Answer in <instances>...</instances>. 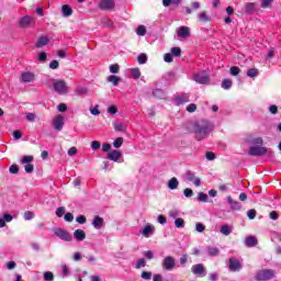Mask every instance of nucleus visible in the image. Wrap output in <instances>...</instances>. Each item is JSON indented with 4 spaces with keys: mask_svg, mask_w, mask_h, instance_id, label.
<instances>
[{
    "mask_svg": "<svg viewBox=\"0 0 281 281\" xmlns=\"http://www.w3.org/2000/svg\"><path fill=\"white\" fill-rule=\"evenodd\" d=\"M214 131V123L207 120L196 121L193 124V133L195 135L196 142H203V139H207L210 134Z\"/></svg>",
    "mask_w": 281,
    "mask_h": 281,
    "instance_id": "obj_1",
    "label": "nucleus"
},
{
    "mask_svg": "<svg viewBox=\"0 0 281 281\" xmlns=\"http://www.w3.org/2000/svg\"><path fill=\"white\" fill-rule=\"evenodd\" d=\"M56 216L58 218H61V216H65V206H59L57 210H56Z\"/></svg>",
    "mask_w": 281,
    "mask_h": 281,
    "instance_id": "obj_47",
    "label": "nucleus"
},
{
    "mask_svg": "<svg viewBox=\"0 0 281 281\" xmlns=\"http://www.w3.org/2000/svg\"><path fill=\"white\" fill-rule=\"evenodd\" d=\"M44 281H54V272L52 271L44 272Z\"/></svg>",
    "mask_w": 281,
    "mask_h": 281,
    "instance_id": "obj_44",
    "label": "nucleus"
},
{
    "mask_svg": "<svg viewBox=\"0 0 281 281\" xmlns=\"http://www.w3.org/2000/svg\"><path fill=\"white\" fill-rule=\"evenodd\" d=\"M57 110L60 112V113H65V111H67V104L65 103H60L57 105Z\"/></svg>",
    "mask_w": 281,
    "mask_h": 281,
    "instance_id": "obj_64",
    "label": "nucleus"
},
{
    "mask_svg": "<svg viewBox=\"0 0 281 281\" xmlns=\"http://www.w3.org/2000/svg\"><path fill=\"white\" fill-rule=\"evenodd\" d=\"M9 172L11 175H19V166L18 165H11L9 168Z\"/></svg>",
    "mask_w": 281,
    "mask_h": 281,
    "instance_id": "obj_48",
    "label": "nucleus"
},
{
    "mask_svg": "<svg viewBox=\"0 0 281 281\" xmlns=\"http://www.w3.org/2000/svg\"><path fill=\"white\" fill-rule=\"evenodd\" d=\"M247 14H251L256 11V4L254 2H248L245 7Z\"/></svg>",
    "mask_w": 281,
    "mask_h": 281,
    "instance_id": "obj_35",
    "label": "nucleus"
},
{
    "mask_svg": "<svg viewBox=\"0 0 281 281\" xmlns=\"http://www.w3.org/2000/svg\"><path fill=\"white\" fill-rule=\"evenodd\" d=\"M32 161H34V156H24L22 158L21 164L24 166L25 172L31 175V172H34V165H32Z\"/></svg>",
    "mask_w": 281,
    "mask_h": 281,
    "instance_id": "obj_8",
    "label": "nucleus"
},
{
    "mask_svg": "<svg viewBox=\"0 0 281 281\" xmlns=\"http://www.w3.org/2000/svg\"><path fill=\"white\" fill-rule=\"evenodd\" d=\"M161 267L165 271H172L175 269V267H177L175 257H172V256L165 257L161 262Z\"/></svg>",
    "mask_w": 281,
    "mask_h": 281,
    "instance_id": "obj_7",
    "label": "nucleus"
},
{
    "mask_svg": "<svg viewBox=\"0 0 281 281\" xmlns=\"http://www.w3.org/2000/svg\"><path fill=\"white\" fill-rule=\"evenodd\" d=\"M53 232L57 238L65 240V243H71V240H74V236H71V234L64 228H55Z\"/></svg>",
    "mask_w": 281,
    "mask_h": 281,
    "instance_id": "obj_6",
    "label": "nucleus"
},
{
    "mask_svg": "<svg viewBox=\"0 0 281 281\" xmlns=\"http://www.w3.org/2000/svg\"><path fill=\"white\" fill-rule=\"evenodd\" d=\"M276 278V270L273 269H263L259 270L255 274V280L257 281H269Z\"/></svg>",
    "mask_w": 281,
    "mask_h": 281,
    "instance_id": "obj_3",
    "label": "nucleus"
},
{
    "mask_svg": "<svg viewBox=\"0 0 281 281\" xmlns=\"http://www.w3.org/2000/svg\"><path fill=\"white\" fill-rule=\"evenodd\" d=\"M186 179H187V181H190V182L194 183V186L196 188L201 187V178H196V176L194 175L193 171L188 170L186 172Z\"/></svg>",
    "mask_w": 281,
    "mask_h": 281,
    "instance_id": "obj_15",
    "label": "nucleus"
},
{
    "mask_svg": "<svg viewBox=\"0 0 281 281\" xmlns=\"http://www.w3.org/2000/svg\"><path fill=\"white\" fill-rule=\"evenodd\" d=\"M64 221H66L67 223H71L74 221V214L66 213L64 216Z\"/></svg>",
    "mask_w": 281,
    "mask_h": 281,
    "instance_id": "obj_60",
    "label": "nucleus"
},
{
    "mask_svg": "<svg viewBox=\"0 0 281 281\" xmlns=\"http://www.w3.org/2000/svg\"><path fill=\"white\" fill-rule=\"evenodd\" d=\"M142 267H146V259L140 258L136 262V269H142Z\"/></svg>",
    "mask_w": 281,
    "mask_h": 281,
    "instance_id": "obj_50",
    "label": "nucleus"
},
{
    "mask_svg": "<svg viewBox=\"0 0 281 281\" xmlns=\"http://www.w3.org/2000/svg\"><path fill=\"white\" fill-rule=\"evenodd\" d=\"M121 158H122V151H119V150H112L108 155V159H110V161H120Z\"/></svg>",
    "mask_w": 281,
    "mask_h": 281,
    "instance_id": "obj_22",
    "label": "nucleus"
},
{
    "mask_svg": "<svg viewBox=\"0 0 281 281\" xmlns=\"http://www.w3.org/2000/svg\"><path fill=\"white\" fill-rule=\"evenodd\" d=\"M238 74H240L238 66L231 67V76H238Z\"/></svg>",
    "mask_w": 281,
    "mask_h": 281,
    "instance_id": "obj_54",
    "label": "nucleus"
},
{
    "mask_svg": "<svg viewBox=\"0 0 281 281\" xmlns=\"http://www.w3.org/2000/svg\"><path fill=\"white\" fill-rule=\"evenodd\" d=\"M100 146H101V144H100V142H98V140H93V142L91 143V148H92V150H100Z\"/></svg>",
    "mask_w": 281,
    "mask_h": 281,
    "instance_id": "obj_61",
    "label": "nucleus"
},
{
    "mask_svg": "<svg viewBox=\"0 0 281 281\" xmlns=\"http://www.w3.org/2000/svg\"><path fill=\"white\" fill-rule=\"evenodd\" d=\"M76 221L79 223V225H85V223H87V217L85 215H79L76 217Z\"/></svg>",
    "mask_w": 281,
    "mask_h": 281,
    "instance_id": "obj_56",
    "label": "nucleus"
},
{
    "mask_svg": "<svg viewBox=\"0 0 281 281\" xmlns=\"http://www.w3.org/2000/svg\"><path fill=\"white\" fill-rule=\"evenodd\" d=\"M191 271L194 276H199V278H205L207 272H205V266L203 263H196L191 267Z\"/></svg>",
    "mask_w": 281,
    "mask_h": 281,
    "instance_id": "obj_10",
    "label": "nucleus"
},
{
    "mask_svg": "<svg viewBox=\"0 0 281 281\" xmlns=\"http://www.w3.org/2000/svg\"><path fill=\"white\" fill-rule=\"evenodd\" d=\"M233 229L232 226L225 224L220 227V233L223 234V236H229L232 234Z\"/></svg>",
    "mask_w": 281,
    "mask_h": 281,
    "instance_id": "obj_27",
    "label": "nucleus"
},
{
    "mask_svg": "<svg viewBox=\"0 0 281 281\" xmlns=\"http://www.w3.org/2000/svg\"><path fill=\"white\" fill-rule=\"evenodd\" d=\"M122 144H124V138H123V137H117V138L113 142L114 148H122Z\"/></svg>",
    "mask_w": 281,
    "mask_h": 281,
    "instance_id": "obj_41",
    "label": "nucleus"
},
{
    "mask_svg": "<svg viewBox=\"0 0 281 281\" xmlns=\"http://www.w3.org/2000/svg\"><path fill=\"white\" fill-rule=\"evenodd\" d=\"M256 214H257V212H256L255 209H251V210H249V211L247 212V216H248V218H249L250 221H254V218H256Z\"/></svg>",
    "mask_w": 281,
    "mask_h": 281,
    "instance_id": "obj_53",
    "label": "nucleus"
},
{
    "mask_svg": "<svg viewBox=\"0 0 281 281\" xmlns=\"http://www.w3.org/2000/svg\"><path fill=\"white\" fill-rule=\"evenodd\" d=\"M177 34L180 38H188L190 36V27L181 26L177 30Z\"/></svg>",
    "mask_w": 281,
    "mask_h": 281,
    "instance_id": "obj_19",
    "label": "nucleus"
},
{
    "mask_svg": "<svg viewBox=\"0 0 281 281\" xmlns=\"http://www.w3.org/2000/svg\"><path fill=\"white\" fill-rule=\"evenodd\" d=\"M193 80L198 85H210V75L205 70H200L193 75Z\"/></svg>",
    "mask_w": 281,
    "mask_h": 281,
    "instance_id": "obj_5",
    "label": "nucleus"
},
{
    "mask_svg": "<svg viewBox=\"0 0 281 281\" xmlns=\"http://www.w3.org/2000/svg\"><path fill=\"white\" fill-rule=\"evenodd\" d=\"M120 80H122V79L115 75L108 77V82H112V85H114V87H117V85H120Z\"/></svg>",
    "mask_w": 281,
    "mask_h": 281,
    "instance_id": "obj_33",
    "label": "nucleus"
},
{
    "mask_svg": "<svg viewBox=\"0 0 281 281\" xmlns=\"http://www.w3.org/2000/svg\"><path fill=\"white\" fill-rule=\"evenodd\" d=\"M207 254L209 256L214 257V256H218V254H221V250L216 247H209Z\"/></svg>",
    "mask_w": 281,
    "mask_h": 281,
    "instance_id": "obj_37",
    "label": "nucleus"
},
{
    "mask_svg": "<svg viewBox=\"0 0 281 281\" xmlns=\"http://www.w3.org/2000/svg\"><path fill=\"white\" fill-rule=\"evenodd\" d=\"M32 218H34V212L32 211H26L24 213V221H32Z\"/></svg>",
    "mask_w": 281,
    "mask_h": 281,
    "instance_id": "obj_51",
    "label": "nucleus"
},
{
    "mask_svg": "<svg viewBox=\"0 0 281 281\" xmlns=\"http://www.w3.org/2000/svg\"><path fill=\"white\" fill-rule=\"evenodd\" d=\"M92 226L94 229H102V227H104V218L100 217V215H95L92 220Z\"/></svg>",
    "mask_w": 281,
    "mask_h": 281,
    "instance_id": "obj_17",
    "label": "nucleus"
},
{
    "mask_svg": "<svg viewBox=\"0 0 281 281\" xmlns=\"http://www.w3.org/2000/svg\"><path fill=\"white\" fill-rule=\"evenodd\" d=\"M198 19L201 23H210L212 21V16L207 15L205 11L200 12Z\"/></svg>",
    "mask_w": 281,
    "mask_h": 281,
    "instance_id": "obj_24",
    "label": "nucleus"
},
{
    "mask_svg": "<svg viewBox=\"0 0 281 281\" xmlns=\"http://www.w3.org/2000/svg\"><path fill=\"white\" fill-rule=\"evenodd\" d=\"M61 14L65 18L71 16L74 14V9H71V7H69L68 4H64L61 7Z\"/></svg>",
    "mask_w": 281,
    "mask_h": 281,
    "instance_id": "obj_26",
    "label": "nucleus"
},
{
    "mask_svg": "<svg viewBox=\"0 0 281 281\" xmlns=\"http://www.w3.org/2000/svg\"><path fill=\"white\" fill-rule=\"evenodd\" d=\"M74 236H75L76 240L82 241V240H85V238H87V233H85V231H82V229H76L74 232Z\"/></svg>",
    "mask_w": 281,
    "mask_h": 281,
    "instance_id": "obj_25",
    "label": "nucleus"
},
{
    "mask_svg": "<svg viewBox=\"0 0 281 281\" xmlns=\"http://www.w3.org/2000/svg\"><path fill=\"white\" fill-rule=\"evenodd\" d=\"M36 80V75L31 71H24L21 74L20 82L27 85L29 82H34Z\"/></svg>",
    "mask_w": 281,
    "mask_h": 281,
    "instance_id": "obj_11",
    "label": "nucleus"
},
{
    "mask_svg": "<svg viewBox=\"0 0 281 281\" xmlns=\"http://www.w3.org/2000/svg\"><path fill=\"white\" fill-rule=\"evenodd\" d=\"M198 201H200L201 203H207V194L200 192L198 194Z\"/></svg>",
    "mask_w": 281,
    "mask_h": 281,
    "instance_id": "obj_45",
    "label": "nucleus"
},
{
    "mask_svg": "<svg viewBox=\"0 0 281 281\" xmlns=\"http://www.w3.org/2000/svg\"><path fill=\"white\" fill-rule=\"evenodd\" d=\"M132 77L137 80L142 76V71H139V68H134L131 70Z\"/></svg>",
    "mask_w": 281,
    "mask_h": 281,
    "instance_id": "obj_40",
    "label": "nucleus"
},
{
    "mask_svg": "<svg viewBox=\"0 0 281 281\" xmlns=\"http://www.w3.org/2000/svg\"><path fill=\"white\" fill-rule=\"evenodd\" d=\"M206 159L207 161H214V159H216V154H214V151H207Z\"/></svg>",
    "mask_w": 281,
    "mask_h": 281,
    "instance_id": "obj_55",
    "label": "nucleus"
},
{
    "mask_svg": "<svg viewBox=\"0 0 281 281\" xmlns=\"http://www.w3.org/2000/svg\"><path fill=\"white\" fill-rule=\"evenodd\" d=\"M58 67H60V64L58 63V60L50 61L49 69H58Z\"/></svg>",
    "mask_w": 281,
    "mask_h": 281,
    "instance_id": "obj_57",
    "label": "nucleus"
},
{
    "mask_svg": "<svg viewBox=\"0 0 281 281\" xmlns=\"http://www.w3.org/2000/svg\"><path fill=\"white\" fill-rule=\"evenodd\" d=\"M164 60H165V63H172L173 57L170 53H166L164 56Z\"/></svg>",
    "mask_w": 281,
    "mask_h": 281,
    "instance_id": "obj_63",
    "label": "nucleus"
},
{
    "mask_svg": "<svg viewBox=\"0 0 281 281\" xmlns=\"http://www.w3.org/2000/svg\"><path fill=\"white\" fill-rule=\"evenodd\" d=\"M53 89L59 95H67V93H69V87H67V82L65 80H55L53 82Z\"/></svg>",
    "mask_w": 281,
    "mask_h": 281,
    "instance_id": "obj_4",
    "label": "nucleus"
},
{
    "mask_svg": "<svg viewBox=\"0 0 281 281\" xmlns=\"http://www.w3.org/2000/svg\"><path fill=\"white\" fill-rule=\"evenodd\" d=\"M232 85H234L232 79H224L222 81V89L229 90V89H232Z\"/></svg>",
    "mask_w": 281,
    "mask_h": 281,
    "instance_id": "obj_34",
    "label": "nucleus"
},
{
    "mask_svg": "<svg viewBox=\"0 0 281 281\" xmlns=\"http://www.w3.org/2000/svg\"><path fill=\"white\" fill-rule=\"evenodd\" d=\"M53 126H54L55 131H63V128L65 126V117L60 114L55 116L53 119Z\"/></svg>",
    "mask_w": 281,
    "mask_h": 281,
    "instance_id": "obj_13",
    "label": "nucleus"
},
{
    "mask_svg": "<svg viewBox=\"0 0 281 281\" xmlns=\"http://www.w3.org/2000/svg\"><path fill=\"white\" fill-rule=\"evenodd\" d=\"M187 111H188V113H194V111H196V104L190 103V104L187 106Z\"/></svg>",
    "mask_w": 281,
    "mask_h": 281,
    "instance_id": "obj_58",
    "label": "nucleus"
},
{
    "mask_svg": "<svg viewBox=\"0 0 281 281\" xmlns=\"http://www.w3.org/2000/svg\"><path fill=\"white\" fill-rule=\"evenodd\" d=\"M71 273V270H69V266H67L66 263L61 265V276L63 278H67V276H69Z\"/></svg>",
    "mask_w": 281,
    "mask_h": 281,
    "instance_id": "obj_36",
    "label": "nucleus"
},
{
    "mask_svg": "<svg viewBox=\"0 0 281 281\" xmlns=\"http://www.w3.org/2000/svg\"><path fill=\"white\" fill-rule=\"evenodd\" d=\"M227 203H228V205H231L232 210L240 211L243 209V204H240V202H238V201H234V199H232V196L227 198Z\"/></svg>",
    "mask_w": 281,
    "mask_h": 281,
    "instance_id": "obj_21",
    "label": "nucleus"
},
{
    "mask_svg": "<svg viewBox=\"0 0 281 281\" xmlns=\"http://www.w3.org/2000/svg\"><path fill=\"white\" fill-rule=\"evenodd\" d=\"M140 278L143 280H151L153 279V272L150 271H143L140 274Z\"/></svg>",
    "mask_w": 281,
    "mask_h": 281,
    "instance_id": "obj_42",
    "label": "nucleus"
},
{
    "mask_svg": "<svg viewBox=\"0 0 281 281\" xmlns=\"http://www.w3.org/2000/svg\"><path fill=\"white\" fill-rule=\"evenodd\" d=\"M101 23H102V25H104V27H109V30H114V27H115V25L113 24V22L109 18H103L101 20Z\"/></svg>",
    "mask_w": 281,
    "mask_h": 281,
    "instance_id": "obj_30",
    "label": "nucleus"
},
{
    "mask_svg": "<svg viewBox=\"0 0 281 281\" xmlns=\"http://www.w3.org/2000/svg\"><path fill=\"white\" fill-rule=\"evenodd\" d=\"M75 93H76L77 95H85V93H87V88H77V89L75 90Z\"/></svg>",
    "mask_w": 281,
    "mask_h": 281,
    "instance_id": "obj_59",
    "label": "nucleus"
},
{
    "mask_svg": "<svg viewBox=\"0 0 281 281\" xmlns=\"http://www.w3.org/2000/svg\"><path fill=\"white\" fill-rule=\"evenodd\" d=\"M35 23H36V21H34V18H32L30 15H24L19 21V25L23 29L30 27L31 25H34Z\"/></svg>",
    "mask_w": 281,
    "mask_h": 281,
    "instance_id": "obj_14",
    "label": "nucleus"
},
{
    "mask_svg": "<svg viewBox=\"0 0 281 281\" xmlns=\"http://www.w3.org/2000/svg\"><path fill=\"white\" fill-rule=\"evenodd\" d=\"M271 3H273V0H262L261 8L267 9L269 5H271Z\"/></svg>",
    "mask_w": 281,
    "mask_h": 281,
    "instance_id": "obj_62",
    "label": "nucleus"
},
{
    "mask_svg": "<svg viewBox=\"0 0 281 281\" xmlns=\"http://www.w3.org/2000/svg\"><path fill=\"white\" fill-rule=\"evenodd\" d=\"M99 8L101 10H113V8H115V1H113V0H101L99 2Z\"/></svg>",
    "mask_w": 281,
    "mask_h": 281,
    "instance_id": "obj_16",
    "label": "nucleus"
},
{
    "mask_svg": "<svg viewBox=\"0 0 281 281\" xmlns=\"http://www.w3.org/2000/svg\"><path fill=\"white\" fill-rule=\"evenodd\" d=\"M140 234L145 237V238H150V234H155V227H153V225L147 224L143 231H140Z\"/></svg>",
    "mask_w": 281,
    "mask_h": 281,
    "instance_id": "obj_18",
    "label": "nucleus"
},
{
    "mask_svg": "<svg viewBox=\"0 0 281 281\" xmlns=\"http://www.w3.org/2000/svg\"><path fill=\"white\" fill-rule=\"evenodd\" d=\"M228 269L233 272L240 271V269H243V263H240V260L237 258L232 257L228 259Z\"/></svg>",
    "mask_w": 281,
    "mask_h": 281,
    "instance_id": "obj_9",
    "label": "nucleus"
},
{
    "mask_svg": "<svg viewBox=\"0 0 281 281\" xmlns=\"http://www.w3.org/2000/svg\"><path fill=\"white\" fill-rule=\"evenodd\" d=\"M245 245L249 248L256 247V245H258V238H256V236H248L246 237Z\"/></svg>",
    "mask_w": 281,
    "mask_h": 281,
    "instance_id": "obj_23",
    "label": "nucleus"
},
{
    "mask_svg": "<svg viewBox=\"0 0 281 281\" xmlns=\"http://www.w3.org/2000/svg\"><path fill=\"white\" fill-rule=\"evenodd\" d=\"M175 227H177V229H183V227H186V221L181 217H177L173 222Z\"/></svg>",
    "mask_w": 281,
    "mask_h": 281,
    "instance_id": "obj_29",
    "label": "nucleus"
},
{
    "mask_svg": "<svg viewBox=\"0 0 281 281\" xmlns=\"http://www.w3.org/2000/svg\"><path fill=\"white\" fill-rule=\"evenodd\" d=\"M169 190H177L179 188V180L177 178H171L168 182Z\"/></svg>",
    "mask_w": 281,
    "mask_h": 281,
    "instance_id": "obj_28",
    "label": "nucleus"
},
{
    "mask_svg": "<svg viewBox=\"0 0 281 281\" xmlns=\"http://www.w3.org/2000/svg\"><path fill=\"white\" fill-rule=\"evenodd\" d=\"M170 55L176 56V57L181 56V48L180 47H172Z\"/></svg>",
    "mask_w": 281,
    "mask_h": 281,
    "instance_id": "obj_46",
    "label": "nucleus"
},
{
    "mask_svg": "<svg viewBox=\"0 0 281 281\" xmlns=\"http://www.w3.org/2000/svg\"><path fill=\"white\" fill-rule=\"evenodd\" d=\"M183 194H184V196H187V199H190L194 195V191H192V189H190V188H187L183 190Z\"/></svg>",
    "mask_w": 281,
    "mask_h": 281,
    "instance_id": "obj_49",
    "label": "nucleus"
},
{
    "mask_svg": "<svg viewBox=\"0 0 281 281\" xmlns=\"http://www.w3.org/2000/svg\"><path fill=\"white\" fill-rule=\"evenodd\" d=\"M248 143L252 144L248 150V155H250V157H265V155H267V147L262 146V144H265L262 137L252 138L248 140Z\"/></svg>",
    "mask_w": 281,
    "mask_h": 281,
    "instance_id": "obj_2",
    "label": "nucleus"
},
{
    "mask_svg": "<svg viewBox=\"0 0 281 281\" xmlns=\"http://www.w3.org/2000/svg\"><path fill=\"white\" fill-rule=\"evenodd\" d=\"M45 45H49V37L42 35L38 37L37 42L35 43V47L41 48V47H45Z\"/></svg>",
    "mask_w": 281,
    "mask_h": 281,
    "instance_id": "obj_20",
    "label": "nucleus"
},
{
    "mask_svg": "<svg viewBox=\"0 0 281 281\" xmlns=\"http://www.w3.org/2000/svg\"><path fill=\"white\" fill-rule=\"evenodd\" d=\"M110 72L111 74H119L120 72V65L114 64L110 66Z\"/></svg>",
    "mask_w": 281,
    "mask_h": 281,
    "instance_id": "obj_52",
    "label": "nucleus"
},
{
    "mask_svg": "<svg viewBox=\"0 0 281 281\" xmlns=\"http://www.w3.org/2000/svg\"><path fill=\"white\" fill-rule=\"evenodd\" d=\"M258 74H259L258 68H250L247 70L246 76L248 78H258Z\"/></svg>",
    "mask_w": 281,
    "mask_h": 281,
    "instance_id": "obj_32",
    "label": "nucleus"
},
{
    "mask_svg": "<svg viewBox=\"0 0 281 281\" xmlns=\"http://www.w3.org/2000/svg\"><path fill=\"white\" fill-rule=\"evenodd\" d=\"M137 61L139 65H146V63H148V56H146V54H140L137 57Z\"/></svg>",
    "mask_w": 281,
    "mask_h": 281,
    "instance_id": "obj_38",
    "label": "nucleus"
},
{
    "mask_svg": "<svg viewBox=\"0 0 281 281\" xmlns=\"http://www.w3.org/2000/svg\"><path fill=\"white\" fill-rule=\"evenodd\" d=\"M173 102L176 106H181V104H186L190 102V94L188 93H181L173 98Z\"/></svg>",
    "mask_w": 281,
    "mask_h": 281,
    "instance_id": "obj_12",
    "label": "nucleus"
},
{
    "mask_svg": "<svg viewBox=\"0 0 281 281\" xmlns=\"http://www.w3.org/2000/svg\"><path fill=\"white\" fill-rule=\"evenodd\" d=\"M154 98H158L159 100H164L166 98V92H164L161 89L157 88L153 91Z\"/></svg>",
    "mask_w": 281,
    "mask_h": 281,
    "instance_id": "obj_31",
    "label": "nucleus"
},
{
    "mask_svg": "<svg viewBox=\"0 0 281 281\" xmlns=\"http://www.w3.org/2000/svg\"><path fill=\"white\" fill-rule=\"evenodd\" d=\"M136 34H137V36H146V26L139 25L136 29Z\"/></svg>",
    "mask_w": 281,
    "mask_h": 281,
    "instance_id": "obj_39",
    "label": "nucleus"
},
{
    "mask_svg": "<svg viewBox=\"0 0 281 281\" xmlns=\"http://www.w3.org/2000/svg\"><path fill=\"white\" fill-rule=\"evenodd\" d=\"M195 232H198L199 234H203V232H205V226L203 225V223L198 222L195 224Z\"/></svg>",
    "mask_w": 281,
    "mask_h": 281,
    "instance_id": "obj_43",
    "label": "nucleus"
}]
</instances>
